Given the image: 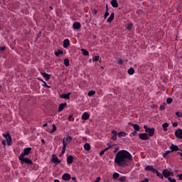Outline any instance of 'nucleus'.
<instances>
[{
	"instance_id": "nucleus-28",
	"label": "nucleus",
	"mask_w": 182,
	"mask_h": 182,
	"mask_svg": "<svg viewBox=\"0 0 182 182\" xmlns=\"http://www.w3.org/2000/svg\"><path fill=\"white\" fill-rule=\"evenodd\" d=\"M63 54V52L61 50H58V51L54 52V55L56 57H59L60 55H62Z\"/></svg>"
},
{
	"instance_id": "nucleus-20",
	"label": "nucleus",
	"mask_w": 182,
	"mask_h": 182,
	"mask_svg": "<svg viewBox=\"0 0 182 182\" xmlns=\"http://www.w3.org/2000/svg\"><path fill=\"white\" fill-rule=\"evenodd\" d=\"M56 131H57V127L55 126V124H52V130H50V131L48 132V133H49L50 134H53L55 133V132H56Z\"/></svg>"
},
{
	"instance_id": "nucleus-62",
	"label": "nucleus",
	"mask_w": 182,
	"mask_h": 182,
	"mask_svg": "<svg viewBox=\"0 0 182 182\" xmlns=\"http://www.w3.org/2000/svg\"><path fill=\"white\" fill-rule=\"evenodd\" d=\"M53 182H60L59 179H54Z\"/></svg>"
},
{
	"instance_id": "nucleus-12",
	"label": "nucleus",
	"mask_w": 182,
	"mask_h": 182,
	"mask_svg": "<svg viewBox=\"0 0 182 182\" xmlns=\"http://www.w3.org/2000/svg\"><path fill=\"white\" fill-rule=\"evenodd\" d=\"M162 176L166 178H169L170 171H168V169H164V171H162Z\"/></svg>"
},
{
	"instance_id": "nucleus-34",
	"label": "nucleus",
	"mask_w": 182,
	"mask_h": 182,
	"mask_svg": "<svg viewBox=\"0 0 182 182\" xmlns=\"http://www.w3.org/2000/svg\"><path fill=\"white\" fill-rule=\"evenodd\" d=\"M111 146H109V147H107L106 149H105L104 150L102 151H100V156H102L105 154V153L106 151H107L109 150V149H110Z\"/></svg>"
},
{
	"instance_id": "nucleus-33",
	"label": "nucleus",
	"mask_w": 182,
	"mask_h": 182,
	"mask_svg": "<svg viewBox=\"0 0 182 182\" xmlns=\"http://www.w3.org/2000/svg\"><path fill=\"white\" fill-rule=\"evenodd\" d=\"M127 178L126 176H120L118 178L117 181L119 182H125Z\"/></svg>"
},
{
	"instance_id": "nucleus-23",
	"label": "nucleus",
	"mask_w": 182,
	"mask_h": 182,
	"mask_svg": "<svg viewBox=\"0 0 182 182\" xmlns=\"http://www.w3.org/2000/svg\"><path fill=\"white\" fill-rule=\"evenodd\" d=\"M168 127V122H164V124H162V129L164 130V132H167Z\"/></svg>"
},
{
	"instance_id": "nucleus-57",
	"label": "nucleus",
	"mask_w": 182,
	"mask_h": 182,
	"mask_svg": "<svg viewBox=\"0 0 182 182\" xmlns=\"http://www.w3.org/2000/svg\"><path fill=\"white\" fill-rule=\"evenodd\" d=\"M70 179H72V181H76L77 178L74 176V177L70 178Z\"/></svg>"
},
{
	"instance_id": "nucleus-30",
	"label": "nucleus",
	"mask_w": 182,
	"mask_h": 182,
	"mask_svg": "<svg viewBox=\"0 0 182 182\" xmlns=\"http://www.w3.org/2000/svg\"><path fill=\"white\" fill-rule=\"evenodd\" d=\"M80 51H82V55H84V56H88L89 55V52L87 51V50H85L84 48H82L80 50Z\"/></svg>"
},
{
	"instance_id": "nucleus-40",
	"label": "nucleus",
	"mask_w": 182,
	"mask_h": 182,
	"mask_svg": "<svg viewBox=\"0 0 182 182\" xmlns=\"http://www.w3.org/2000/svg\"><path fill=\"white\" fill-rule=\"evenodd\" d=\"M42 86L44 87H46V88H48V89H50V88H51V87L49 86V85H48L47 83H46V82H45V81H43Z\"/></svg>"
},
{
	"instance_id": "nucleus-13",
	"label": "nucleus",
	"mask_w": 182,
	"mask_h": 182,
	"mask_svg": "<svg viewBox=\"0 0 182 182\" xmlns=\"http://www.w3.org/2000/svg\"><path fill=\"white\" fill-rule=\"evenodd\" d=\"M71 178V176H70V173H64L63 176H62V179L64 180V181H69L70 180Z\"/></svg>"
},
{
	"instance_id": "nucleus-48",
	"label": "nucleus",
	"mask_w": 182,
	"mask_h": 182,
	"mask_svg": "<svg viewBox=\"0 0 182 182\" xmlns=\"http://www.w3.org/2000/svg\"><path fill=\"white\" fill-rule=\"evenodd\" d=\"M149 179L148 178H145L144 180L140 181V182H149Z\"/></svg>"
},
{
	"instance_id": "nucleus-2",
	"label": "nucleus",
	"mask_w": 182,
	"mask_h": 182,
	"mask_svg": "<svg viewBox=\"0 0 182 182\" xmlns=\"http://www.w3.org/2000/svg\"><path fill=\"white\" fill-rule=\"evenodd\" d=\"M3 137H4L6 140H1V145L6 146L7 144L8 146H11L12 142L11 134H9V133L3 134Z\"/></svg>"
},
{
	"instance_id": "nucleus-25",
	"label": "nucleus",
	"mask_w": 182,
	"mask_h": 182,
	"mask_svg": "<svg viewBox=\"0 0 182 182\" xmlns=\"http://www.w3.org/2000/svg\"><path fill=\"white\" fill-rule=\"evenodd\" d=\"M132 127L136 132H139V130H141V127H139L138 124H132Z\"/></svg>"
},
{
	"instance_id": "nucleus-5",
	"label": "nucleus",
	"mask_w": 182,
	"mask_h": 182,
	"mask_svg": "<svg viewBox=\"0 0 182 182\" xmlns=\"http://www.w3.org/2000/svg\"><path fill=\"white\" fill-rule=\"evenodd\" d=\"M141 141H148L150 139V135H149L147 133H140L138 136Z\"/></svg>"
},
{
	"instance_id": "nucleus-27",
	"label": "nucleus",
	"mask_w": 182,
	"mask_h": 182,
	"mask_svg": "<svg viewBox=\"0 0 182 182\" xmlns=\"http://www.w3.org/2000/svg\"><path fill=\"white\" fill-rule=\"evenodd\" d=\"M90 144H89L88 143L84 144V149L86 150V151H90Z\"/></svg>"
},
{
	"instance_id": "nucleus-7",
	"label": "nucleus",
	"mask_w": 182,
	"mask_h": 182,
	"mask_svg": "<svg viewBox=\"0 0 182 182\" xmlns=\"http://www.w3.org/2000/svg\"><path fill=\"white\" fill-rule=\"evenodd\" d=\"M144 171H150V172H152V173H155V172H157L158 171L156 169H155L152 166H146V168H144Z\"/></svg>"
},
{
	"instance_id": "nucleus-19",
	"label": "nucleus",
	"mask_w": 182,
	"mask_h": 182,
	"mask_svg": "<svg viewBox=\"0 0 182 182\" xmlns=\"http://www.w3.org/2000/svg\"><path fill=\"white\" fill-rule=\"evenodd\" d=\"M73 163V156H67V164L69 165L72 164Z\"/></svg>"
},
{
	"instance_id": "nucleus-37",
	"label": "nucleus",
	"mask_w": 182,
	"mask_h": 182,
	"mask_svg": "<svg viewBox=\"0 0 182 182\" xmlns=\"http://www.w3.org/2000/svg\"><path fill=\"white\" fill-rule=\"evenodd\" d=\"M95 95V91H94V90H90L89 92H88V96L89 97H92V96H94Z\"/></svg>"
},
{
	"instance_id": "nucleus-15",
	"label": "nucleus",
	"mask_w": 182,
	"mask_h": 182,
	"mask_svg": "<svg viewBox=\"0 0 182 182\" xmlns=\"http://www.w3.org/2000/svg\"><path fill=\"white\" fill-rule=\"evenodd\" d=\"M171 151L174 152V151H179L181 149L177 146V145L172 144V146H170Z\"/></svg>"
},
{
	"instance_id": "nucleus-64",
	"label": "nucleus",
	"mask_w": 182,
	"mask_h": 182,
	"mask_svg": "<svg viewBox=\"0 0 182 182\" xmlns=\"http://www.w3.org/2000/svg\"><path fill=\"white\" fill-rule=\"evenodd\" d=\"M38 80H40L41 82H44V80H43L42 79H40V78H38Z\"/></svg>"
},
{
	"instance_id": "nucleus-55",
	"label": "nucleus",
	"mask_w": 182,
	"mask_h": 182,
	"mask_svg": "<svg viewBox=\"0 0 182 182\" xmlns=\"http://www.w3.org/2000/svg\"><path fill=\"white\" fill-rule=\"evenodd\" d=\"M109 16V12L106 11L105 14V18H107Z\"/></svg>"
},
{
	"instance_id": "nucleus-47",
	"label": "nucleus",
	"mask_w": 182,
	"mask_h": 182,
	"mask_svg": "<svg viewBox=\"0 0 182 182\" xmlns=\"http://www.w3.org/2000/svg\"><path fill=\"white\" fill-rule=\"evenodd\" d=\"M176 116L178 117V118H182V112H177L176 113Z\"/></svg>"
},
{
	"instance_id": "nucleus-35",
	"label": "nucleus",
	"mask_w": 182,
	"mask_h": 182,
	"mask_svg": "<svg viewBox=\"0 0 182 182\" xmlns=\"http://www.w3.org/2000/svg\"><path fill=\"white\" fill-rule=\"evenodd\" d=\"M153 173H156V176L158 178H160L161 179H164V176L163 175H161V173L159 171H156V172H153Z\"/></svg>"
},
{
	"instance_id": "nucleus-3",
	"label": "nucleus",
	"mask_w": 182,
	"mask_h": 182,
	"mask_svg": "<svg viewBox=\"0 0 182 182\" xmlns=\"http://www.w3.org/2000/svg\"><path fill=\"white\" fill-rule=\"evenodd\" d=\"M18 161H21V164H27L28 166H32L33 164V161L28 158L18 156Z\"/></svg>"
},
{
	"instance_id": "nucleus-31",
	"label": "nucleus",
	"mask_w": 182,
	"mask_h": 182,
	"mask_svg": "<svg viewBox=\"0 0 182 182\" xmlns=\"http://www.w3.org/2000/svg\"><path fill=\"white\" fill-rule=\"evenodd\" d=\"M135 70L134 68H130L129 69H128V74L130 75H134Z\"/></svg>"
},
{
	"instance_id": "nucleus-36",
	"label": "nucleus",
	"mask_w": 182,
	"mask_h": 182,
	"mask_svg": "<svg viewBox=\"0 0 182 182\" xmlns=\"http://www.w3.org/2000/svg\"><path fill=\"white\" fill-rule=\"evenodd\" d=\"M118 178H119V173H113V179L117 180Z\"/></svg>"
},
{
	"instance_id": "nucleus-61",
	"label": "nucleus",
	"mask_w": 182,
	"mask_h": 182,
	"mask_svg": "<svg viewBox=\"0 0 182 182\" xmlns=\"http://www.w3.org/2000/svg\"><path fill=\"white\" fill-rule=\"evenodd\" d=\"M41 142H42L43 144H45V140L44 139L41 140Z\"/></svg>"
},
{
	"instance_id": "nucleus-41",
	"label": "nucleus",
	"mask_w": 182,
	"mask_h": 182,
	"mask_svg": "<svg viewBox=\"0 0 182 182\" xmlns=\"http://www.w3.org/2000/svg\"><path fill=\"white\" fill-rule=\"evenodd\" d=\"M99 60H100V56L99 55H95V56H94L93 57V62H95V63H97V62H98L99 61Z\"/></svg>"
},
{
	"instance_id": "nucleus-43",
	"label": "nucleus",
	"mask_w": 182,
	"mask_h": 182,
	"mask_svg": "<svg viewBox=\"0 0 182 182\" xmlns=\"http://www.w3.org/2000/svg\"><path fill=\"white\" fill-rule=\"evenodd\" d=\"M123 63H124L123 59H122V58L118 59V60H117V65H123Z\"/></svg>"
},
{
	"instance_id": "nucleus-11",
	"label": "nucleus",
	"mask_w": 182,
	"mask_h": 182,
	"mask_svg": "<svg viewBox=\"0 0 182 182\" xmlns=\"http://www.w3.org/2000/svg\"><path fill=\"white\" fill-rule=\"evenodd\" d=\"M70 46V41H69V39H65L63 41V47H64L65 48H68V46Z\"/></svg>"
},
{
	"instance_id": "nucleus-42",
	"label": "nucleus",
	"mask_w": 182,
	"mask_h": 182,
	"mask_svg": "<svg viewBox=\"0 0 182 182\" xmlns=\"http://www.w3.org/2000/svg\"><path fill=\"white\" fill-rule=\"evenodd\" d=\"M172 102H173V100L171 97H168V99H166V103L168 105H171L172 103Z\"/></svg>"
},
{
	"instance_id": "nucleus-38",
	"label": "nucleus",
	"mask_w": 182,
	"mask_h": 182,
	"mask_svg": "<svg viewBox=\"0 0 182 182\" xmlns=\"http://www.w3.org/2000/svg\"><path fill=\"white\" fill-rule=\"evenodd\" d=\"M68 119L69 122H75V118L73 114H70Z\"/></svg>"
},
{
	"instance_id": "nucleus-63",
	"label": "nucleus",
	"mask_w": 182,
	"mask_h": 182,
	"mask_svg": "<svg viewBox=\"0 0 182 182\" xmlns=\"http://www.w3.org/2000/svg\"><path fill=\"white\" fill-rule=\"evenodd\" d=\"M117 149H115L114 150V153H117Z\"/></svg>"
},
{
	"instance_id": "nucleus-24",
	"label": "nucleus",
	"mask_w": 182,
	"mask_h": 182,
	"mask_svg": "<svg viewBox=\"0 0 182 182\" xmlns=\"http://www.w3.org/2000/svg\"><path fill=\"white\" fill-rule=\"evenodd\" d=\"M67 144L65 142V139H63V149H62V154H65V150L66 149Z\"/></svg>"
},
{
	"instance_id": "nucleus-14",
	"label": "nucleus",
	"mask_w": 182,
	"mask_h": 182,
	"mask_svg": "<svg viewBox=\"0 0 182 182\" xmlns=\"http://www.w3.org/2000/svg\"><path fill=\"white\" fill-rule=\"evenodd\" d=\"M111 133L113 134L111 139H112V141H117V132L116 130H112Z\"/></svg>"
},
{
	"instance_id": "nucleus-39",
	"label": "nucleus",
	"mask_w": 182,
	"mask_h": 182,
	"mask_svg": "<svg viewBox=\"0 0 182 182\" xmlns=\"http://www.w3.org/2000/svg\"><path fill=\"white\" fill-rule=\"evenodd\" d=\"M64 65L66 67H68L70 65H69V59L68 58H65V60H64Z\"/></svg>"
},
{
	"instance_id": "nucleus-49",
	"label": "nucleus",
	"mask_w": 182,
	"mask_h": 182,
	"mask_svg": "<svg viewBox=\"0 0 182 182\" xmlns=\"http://www.w3.org/2000/svg\"><path fill=\"white\" fill-rule=\"evenodd\" d=\"M101 181V177L96 178L95 181L94 182H100Z\"/></svg>"
},
{
	"instance_id": "nucleus-58",
	"label": "nucleus",
	"mask_w": 182,
	"mask_h": 182,
	"mask_svg": "<svg viewBox=\"0 0 182 182\" xmlns=\"http://www.w3.org/2000/svg\"><path fill=\"white\" fill-rule=\"evenodd\" d=\"M47 126H48V124L45 123L44 124H43V127H47Z\"/></svg>"
},
{
	"instance_id": "nucleus-22",
	"label": "nucleus",
	"mask_w": 182,
	"mask_h": 182,
	"mask_svg": "<svg viewBox=\"0 0 182 182\" xmlns=\"http://www.w3.org/2000/svg\"><path fill=\"white\" fill-rule=\"evenodd\" d=\"M118 137L121 138V137H126V136H127V133H126L125 132H119L117 133Z\"/></svg>"
},
{
	"instance_id": "nucleus-10",
	"label": "nucleus",
	"mask_w": 182,
	"mask_h": 182,
	"mask_svg": "<svg viewBox=\"0 0 182 182\" xmlns=\"http://www.w3.org/2000/svg\"><path fill=\"white\" fill-rule=\"evenodd\" d=\"M52 163L56 164H59L60 163V161L55 154L52 155Z\"/></svg>"
},
{
	"instance_id": "nucleus-4",
	"label": "nucleus",
	"mask_w": 182,
	"mask_h": 182,
	"mask_svg": "<svg viewBox=\"0 0 182 182\" xmlns=\"http://www.w3.org/2000/svg\"><path fill=\"white\" fill-rule=\"evenodd\" d=\"M144 132H146V133H148L149 136H154V132H155L154 128L148 127L147 125H144Z\"/></svg>"
},
{
	"instance_id": "nucleus-50",
	"label": "nucleus",
	"mask_w": 182,
	"mask_h": 182,
	"mask_svg": "<svg viewBox=\"0 0 182 182\" xmlns=\"http://www.w3.org/2000/svg\"><path fill=\"white\" fill-rule=\"evenodd\" d=\"M159 109H161V111L165 110V105H161V107H159Z\"/></svg>"
},
{
	"instance_id": "nucleus-26",
	"label": "nucleus",
	"mask_w": 182,
	"mask_h": 182,
	"mask_svg": "<svg viewBox=\"0 0 182 182\" xmlns=\"http://www.w3.org/2000/svg\"><path fill=\"white\" fill-rule=\"evenodd\" d=\"M172 152V151H166V152H164V154H162V157H164V159H167L168 154H170Z\"/></svg>"
},
{
	"instance_id": "nucleus-8",
	"label": "nucleus",
	"mask_w": 182,
	"mask_h": 182,
	"mask_svg": "<svg viewBox=\"0 0 182 182\" xmlns=\"http://www.w3.org/2000/svg\"><path fill=\"white\" fill-rule=\"evenodd\" d=\"M41 75H42L43 77L45 78L46 81H49L50 80V74L45 72H41Z\"/></svg>"
},
{
	"instance_id": "nucleus-18",
	"label": "nucleus",
	"mask_w": 182,
	"mask_h": 182,
	"mask_svg": "<svg viewBox=\"0 0 182 182\" xmlns=\"http://www.w3.org/2000/svg\"><path fill=\"white\" fill-rule=\"evenodd\" d=\"M90 117V115L88 114V112H84L82 115V120H87Z\"/></svg>"
},
{
	"instance_id": "nucleus-16",
	"label": "nucleus",
	"mask_w": 182,
	"mask_h": 182,
	"mask_svg": "<svg viewBox=\"0 0 182 182\" xmlns=\"http://www.w3.org/2000/svg\"><path fill=\"white\" fill-rule=\"evenodd\" d=\"M66 106L67 103H60V105H58V112H62Z\"/></svg>"
},
{
	"instance_id": "nucleus-52",
	"label": "nucleus",
	"mask_w": 182,
	"mask_h": 182,
	"mask_svg": "<svg viewBox=\"0 0 182 182\" xmlns=\"http://www.w3.org/2000/svg\"><path fill=\"white\" fill-rule=\"evenodd\" d=\"M177 177H178L179 181H182V173L177 175Z\"/></svg>"
},
{
	"instance_id": "nucleus-53",
	"label": "nucleus",
	"mask_w": 182,
	"mask_h": 182,
	"mask_svg": "<svg viewBox=\"0 0 182 182\" xmlns=\"http://www.w3.org/2000/svg\"><path fill=\"white\" fill-rule=\"evenodd\" d=\"M133 136H136L137 135V131H134L132 133H131Z\"/></svg>"
},
{
	"instance_id": "nucleus-60",
	"label": "nucleus",
	"mask_w": 182,
	"mask_h": 182,
	"mask_svg": "<svg viewBox=\"0 0 182 182\" xmlns=\"http://www.w3.org/2000/svg\"><path fill=\"white\" fill-rule=\"evenodd\" d=\"M132 124H134V123H132V122H129V123H128V125H129V126H132Z\"/></svg>"
},
{
	"instance_id": "nucleus-59",
	"label": "nucleus",
	"mask_w": 182,
	"mask_h": 182,
	"mask_svg": "<svg viewBox=\"0 0 182 182\" xmlns=\"http://www.w3.org/2000/svg\"><path fill=\"white\" fill-rule=\"evenodd\" d=\"M179 156L181 157V161H182V152H178Z\"/></svg>"
},
{
	"instance_id": "nucleus-1",
	"label": "nucleus",
	"mask_w": 182,
	"mask_h": 182,
	"mask_svg": "<svg viewBox=\"0 0 182 182\" xmlns=\"http://www.w3.org/2000/svg\"><path fill=\"white\" fill-rule=\"evenodd\" d=\"M133 158L130 152L126 150L118 151L115 158L114 159V163L119 167H128L131 161H132Z\"/></svg>"
},
{
	"instance_id": "nucleus-46",
	"label": "nucleus",
	"mask_w": 182,
	"mask_h": 182,
	"mask_svg": "<svg viewBox=\"0 0 182 182\" xmlns=\"http://www.w3.org/2000/svg\"><path fill=\"white\" fill-rule=\"evenodd\" d=\"M167 178H168V181L170 182H176V179L172 178L171 177H168Z\"/></svg>"
},
{
	"instance_id": "nucleus-51",
	"label": "nucleus",
	"mask_w": 182,
	"mask_h": 182,
	"mask_svg": "<svg viewBox=\"0 0 182 182\" xmlns=\"http://www.w3.org/2000/svg\"><path fill=\"white\" fill-rule=\"evenodd\" d=\"M172 126L173 127H177V126H178V124L177 122H173Z\"/></svg>"
},
{
	"instance_id": "nucleus-56",
	"label": "nucleus",
	"mask_w": 182,
	"mask_h": 182,
	"mask_svg": "<svg viewBox=\"0 0 182 182\" xmlns=\"http://www.w3.org/2000/svg\"><path fill=\"white\" fill-rule=\"evenodd\" d=\"M92 14H93V15H96V14H97V10H93Z\"/></svg>"
},
{
	"instance_id": "nucleus-29",
	"label": "nucleus",
	"mask_w": 182,
	"mask_h": 182,
	"mask_svg": "<svg viewBox=\"0 0 182 182\" xmlns=\"http://www.w3.org/2000/svg\"><path fill=\"white\" fill-rule=\"evenodd\" d=\"M74 30H79L80 28V23H73V26H72Z\"/></svg>"
},
{
	"instance_id": "nucleus-21",
	"label": "nucleus",
	"mask_w": 182,
	"mask_h": 182,
	"mask_svg": "<svg viewBox=\"0 0 182 182\" xmlns=\"http://www.w3.org/2000/svg\"><path fill=\"white\" fill-rule=\"evenodd\" d=\"M111 5H112V6H113V8L119 7V3H117V0H112L111 1Z\"/></svg>"
},
{
	"instance_id": "nucleus-9",
	"label": "nucleus",
	"mask_w": 182,
	"mask_h": 182,
	"mask_svg": "<svg viewBox=\"0 0 182 182\" xmlns=\"http://www.w3.org/2000/svg\"><path fill=\"white\" fill-rule=\"evenodd\" d=\"M175 136H176L178 139H182V129H178L175 132Z\"/></svg>"
},
{
	"instance_id": "nucleus-32",
	"label": "nucleus",
	"mask_w": 182,
	"mask_h": 182,
	"mask_svg": "<svg viewBox=\"0 0 182 182\" xmlns=\"http://www.w3.org/2000/svg\"><path fill=\"white\" fill-rule=\"evenodd\" d=\"M113 19H114V13H112L109 17V18L107 19V22H112V21H113Z\"/></svg>"
},
{
	"instance_id": "nucleus-17",
	"label": "nucleus",
	"mask_w": 182,
	"mask_h": 182,
	"mask_svg": "<svg viewBox=\"0 0 182 182\" xmlns=\"http://www.w3.org/2000/svg\"><path fill=\"white\" fill-rule=\"evenodd\" d=\"M71 92H68L67 94H62L60 95V97L65 100H69L70 97Z\"/></svg>"
},
{
	"instance_id": "nucleus-6",
	"label": "nucleus",
	"mask_w": 182,
	"mask_h": 182,
	"mask_svg": "<svg viewBox=\"0 0 182 182\" xmlns=\"http://www.w3.org/2000/svg\"><path fill=\"white\" fill-rule=\"evenodd\" d=\"M31 150L32 149L31 147H27L24 149L23 151L22 152V154H20V156L18 157H25L26 156H28L31 154Z\"/></svg>"
},
{
	"instance_id": "nucleus-45",
	"label": "nucleus",
	"mask_w": 182,
	"mask_h": 182,
	"mask_svg": "<svg viewBox=\"0 0 182 182\" xmlns=\"http://www.w3.org/2000/svg\"><path fill=\"white\" fill-rule=\"evenodd\" d=\"M73 140V138L71 136H67L66 138V142L70 143L71 141Z\"/></svg>"
},
{
	"instance_id": "nucleus-44",
	"label": "nucleus",
	"mask_w": 182,
	"mask_h": 182,
	"mask_svg": "<svg viewBox=\"0 0 182 182\" xmlns=\"http://www.w3.org/2000/svg\"><path fill=\"white\" fill-rule=\"evenodd\" d=\"M127 29H128V31H131L133 28V24H128V26H127Z\"/></svg>"
},
{
	"instance_id": "nucleus-54",
	"label": "nucleus",
	"mask_w": 182,
	"mask_h": 182,
	"mask_svg": "<svg viewBox=\"0 0 182 182\" xmlns=\"http://www.w3.org/2000/svg\"><path fill=\"white\" fill-rule=\"evenodd\" d=\"M6 50V47H0V51H4Z\"/></svg>"
}]
</instances>
